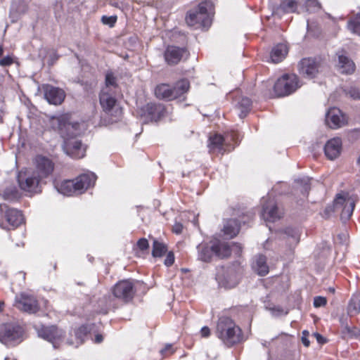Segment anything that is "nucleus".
Instances as JSON below:
<instances>
[{
  "label": "nucleus",
  "instance_id": "20e7f679",
  "mask_svg": "<svg viewBox=\"0 0 360 360\" xmlns=\"http://www.w3.org/2000/svg\"><path fill=\"white\" fill-rule=\"evenodd\" d=\"M25 331L22 326L6 323L0 324V342L8 347H15L24 340Z\"/></svg>",
  "mask_w": 360,
  "mask_h": 360
},
{
  "label": "nucleus",
  "instance_id": "e2e57ef3",
  "mask_svg": "<svg viewBox=\"0 0 360 360\" xmlns=\"http://www.w3.org/2000/svg\"><path fill=\"white\" fill-rule=\"evenodd\" d=\"M329 291H330V292H332V293H335V288H329Z\"/></svg>",
  "mask_w": 360,
  "mask_h": 360
},
{
  "label": "nucleus",
  "instance_id": "f704fd0d",
  "mask_svg": "<svg viewBox=\"0 0 360 360\" xmlns=\"http://www.w3.org/2000/svg\"><path fill=\"white\" fill-rule=\"evenodd\" d=\"M198 257L203 262H210L214 251L212 250V245L209 247L207 245L201 244L198 245Z\"/></svg>",
  "mask_w": 360,
  "mask_h": 360
},
{
  "label": "nucleus",
  "instance_id": "393cba45",
  "mask_svg": "<svg viewBox=\"0 0 360 360\" xmlns=\"http://www.w3.org/2000/svg\"><path fill=\"white\" fill-rule=\"evenodd\" d=\"M197 9L189 11L186 15V22L188 26H200L205 27L210 22L209 18H205Z\"/></svg>",
  "mask_w": 360,
  "mask_h": 360
},
{
  "label": "nucleus",
  "instance_id": "09e8293b",
  "mask_svg": "<svg viewBox=\"0 0 360 360\" xmlns=\"http://www.w3.org/2000/svg\"><path fill=\"white\" fill-rule=\"evenodd\" d=\"M327 304V299L325 297L316 296L314 298V307L316 308L324 307Z\"/></svg>",
  "mask_w": 360,
  "mask_h": 360
},
{
  "label": "nucleus",
  "instance_id": "49530a36",
  "mask_svg": "<svg viewBox=\"0 0 360 360\" xmlns=\"http://www.w3.org/2000/svg\"><path fill=\"white\" fill-rule=\"evenodd\" d=\"M231 254L233 253L236 257H240L243 252V246L238 243H231Z\"/></svg>",
  "mask_w": 360,
  "mask_h": 360
},
{
  "label": "nucleus",
  "instance_id": "9d476101",
  "mask_svg": "<svg viewBox=\"0 0 360 360\" xmlns=\"http://www.w3.org/2000/svg\"><path fill=\"white\" fill-rule=\"evenodd\" d=\"M111 291L115 298L126 304L131 302L136 294L134 283L129 279L118 281Z\"/></svg>",
  "mask_w": 360,
  "mask_h": 360
},
{
  "label": "nucleus",
  "instance_id": "864d4df0",
  "mask_svg": "<svg viewBox=\"0 0 360 360\" xmlns=\"http://www.w3.org/2000/svg\"><path fill=\"white\" fill-rule=\"evenodd\" d=\"M309 333L307 330H303L302 333V342L305 347H309L310 342L308 339Z\"/></svg>",
  "mask_w": 360,
  "mask_h": 360
},
{
  "label": "nucleus",
  "instance_id": "2eb2a0df",
  "mask_svg": "<svg viewBox=\"0 0 360 360\" xmlns=\"http://www.w3.org/2000/svg\"><path fill=\"white\" fill-rule=\"evenodd\" d=\"M283 212L278 209L274 199L268 198L264 200L262 205V217L269 222H274L282 217Z\"/></svg>",
  "mask_w": 360,
  "mask_h": 360
},
{
  "label": "nucleus",
  "instance_id": "58836bf2",
  "mask_svg": "<svg viewBox=\"0 0 360 360\" xmlns=\"http://www.w3.org/2000/svg\"><path fill=\"white\" fill-rule=\"evenodd\" d=\"M347 314L354 316L360 312V300L358 297H352L347 307Z\"/></svg>",
  "mask_w": 360,
  "mask_h": 360
},
{
  "label": "nucleus",
  "instance_id": "6ab92c4d",
  "mask_svg": "<svg viewBox=\"0 0 360 360\" xmlns=\"http://www.w3.org/2000/svg\"><path fill=\"white\" fill-rule=\"evenodd\" d=\"M326 123L331 129L340 128L347 124V119L337 108H330L326 116Z\"/></svg>",
  "mask_w": 360,
  "mask_h": 360
},
{
  "label": "nucleus",
  "instance_id": "c03bdc74",
  "mask_svg": "<svg viewBox=\"0 0 360 360\" xmlns=\"http://www.w3.org/2000/svg\"><path fill=\"white\" fill-rule=\"evenodd\" d=\"M3 198L6 200H15L18 198V192L15 188L6 189L4 191Z\"/></svg>",
  "mask_w": 360,
  "mask_h": 360
},
{
  "label": "nucleus",
  "instance_id": "39448f33",
  "mask_svg": "<svg viewBox=\"0 0 360 360\" xmlns=\"http://www.w3.org/2000/svg\"><path fill=\"white\" fill-rule=\"evenodd\" d=\"M24 222L21 211L10 207L5 203L0 204V227L5 230H14Z\"/></svg>",
  "mask_w": 360,
  "mask_h": 360
},
{
  "label": "nucleus",
  "instance_id": "680f3d73",
  "mask_svg": "<svg viewBox=\"0 0 360 360\" xmlns=\"http://www.w3.org/2000/svg\"><path fill=\"white\" fill-rule=\"evenodd\" d=\"M4 307V302L0 301V312L3 311Z\"/></svg>",
  "mask_w": 360,
  "mask_h": 360
},
{
  "label": "nucleus",
  "instance_id": "dca6fc26",
  "mask_svg": "<svg viewBox=\"0 0 360 360\" xmlns=\"http://www.w3.org/2000/svg\"><path fill=\"white\" fill-rule=\"evenodd\" d=\"M298 72L303 77L314 78L319 72L320 63L313 58H302L297 65Z\"/></svg>",
  "mask_w": 360,
  "mask_h": 360
},
{
  "label": "nucleus",
  "instance_id": "9b49d317",
  "mask_svg": "<svg viewBox=\"0 0 360 360\" xmlns=\"http://www.w3.org/2000/svg\"><path fill=\"white\" fill-rule=\"evenodd\" d=\"M190 56V51L186 46L167 45L163 52V57L167 65L174 66L180 62L186 60Z\"/></svg>",
  "mask_w": 360,
  "mask_h": 360
},
{
  "label": "nucleus",
  "instance_id": "5701e85b",
  "mask_svg": "<svg viewBox=\"0 0 360 360\" xmlns=\"http://www.w3.org/2000/svg\"><path fill=\"white\" fill-rule=\"evenodd\" d=\"M77 193H83L88 188L94 186L96 176L94 173L82 174L75 179Z\"/></svg>",
  "mask_w": 360,
  "mask_h": 360
},
{
  "label": "nucleus",
  "instance_id": "052dcab7",
  "mask_svg": "<svg viewBox=\"0 0 360 360\" xmlns=\"http://www.w3.org/2000/svg\"><path fill=\"white\" fill-rule=\"evenodd\" d=\"M4 47L2 44H0V57L3 56L4 54Z\"/></svg>",
  "mask_w": 360,
  "mask_h": 360
},
{
  "label": "nucleus",
  "instance_id": "37998d69",
  "mask_svg": "<svg viewBox=\"0 0 360 360\" xmlns=\"http://www.w3.org/2000/svg\"><path fill=\"white\" fill-rule=\"evenodd\" d=\"M311 179L309 178H303L301 179H298L297 182L301 186V191L304 193V195H307L309 191L311 189Z\"/></svg>",
  "mask_w": 360,
  "mask_h": 360
},
{
  "label": "nucleus",
  "instance_id": "3c124183",
  "mask_svg": "<svg viewBox=\"0 0 360 360\" xmlns=\"http://www.w3.org/2000/svg\"><path fill=\"white\" fill-rule=\"evenodd\" d=\"M14 63V58L12 56H6L0 60V66L9 67Z\"/></svg>",
  "mask_w": 360,
  "mask_h": 360
},
{
  "label": "nucleus",
  "instance_id": "5fc2aeb1",
  "mask_svg": "<svg viewBox=\"0 0 360 360\" xmlns=\"http://www.w3.org/2000/svg\"><path fill=\"white\" fill-rule=\"evenodd\" d=\"M184 226L181 223H176L172 228L173 233L180 234L182 233Z\"/></svg>",
  "mask_w": 360,
  "mask_h": 360
},
{
  "label": "nucleus",
  "instance_id": "aec40b11",
  "mask_svg": "<svg viewBox=\"0 0 360 360\" xmlns=\"http://www.w3.org/2000/svg\"><path fill=\"white\" fill-rule=\"evenodd\" d=\"M64 150L69 156L75 159H81L85 156L86 150L78 140H65Z\"/></svg>",
  "mask_w": 360,
  "mask_h": 360
},
{
  "label": "nucleus",
  "instance_id": "a878e982",
  "mask_svg": "<svg viewBox=\"0 0 360 360\" xmlns=\"http://www.w3.org/2000/svg\"><path fill=\"white\" fill-rule=\"evenodd\" d=\"M214 254L221 259L228 258L231 255V247L229 243L217 240L212 243Z\"/></svg>",
  "mask_w": 360,
  "mask_h": 360
},
{
  "label": "nucleus",
  "instance_id": "6e6552de",
  "mask_svg": "<svg viewBox=\"0 0 360 360\" xmlns=\"http://www.w3.org/2000/svg\"><path fill=\"white\" fill-rule=\"evenodd\" d=\"M18 181L22 191L32 194L40 193L41 184H44L31 169L20 172L18 176Z\"/></svg>",
  "mask_w": 360,
  "mask_h": 360
},
{
  "label": "nucleus",
  "instance_id": "a19ab883",
  "mask_svg": "<svg viewBox=\"0 0 360 360\" xmlns=\"http://www.w3.org/2000/svg\"><path fill=\"white\" fill-rule=\"evenodd\" d=\"M112 88L115 89L118 88L117 78L113 72H108L105 78V87L103 89H112Z\"/></svg>",
  "mask_w": 360,
  "mask_h": 360
},
{
  "label": "nucleus",
  "instance_id": "c756f323",
  "mask_svg": "<svg viewBox=\"0 0 360 360\" xmlns=\"http://www.w3.org/2000/svg\"><path fill=\"white\" fill-rule=\"evenodd\" d=\"M253 268L258 275L266 276L269 271V266L266 264V257L263 255H258Z\"/></svg>",
  "mask_w": 360,
  "mask_h": 360
},
{
  "label": "nucleus",
  "instance_id": "de8ad7c7",
  "mask_svg": "<svg viewBox=\"0 0 360 360\" xmlns=\"http://www.w3.org/2000/svg\"><path fill=\"white\" fill-rule=\"evenodd\" d=\"M175 352V349H174L172 345L167 344L164 348L160 350V353L162 356H169L172 355Z\"/></svg>",
  "mask_w": 360,
  "mask_h": 360
},
{
  "label": "nucleus",
  "instance_id": "13d9d810",
  "mask_svg": "<svg viewBox=\"0 0 360 360\" xmlns=\"http://www.w3.org/2000/svg\"><path fill=\"white\" fill-rule=\"evenodd\" d=\"M314 336L316 337L317 341L321 344H324L326 342V339L319 333H314Z\"/></svg>",
  "mask_w": 360,
  "mask_h": 360
},
{
  "label": "nucleus",
  "instance_id": "b1692460",
  "mask_svg": "<svg viewBox=\"0 0 360 360\" xmlns=\"http://www.w3.org/2000/svg\"><path fill=\"white\" fill-rule=\"evenodd\" d=\"M91 330V327L89 324H83L76 328L74 331L75 340L70 339L68 342L70 345L75 347H79L84 342V338Z\"/></svg>",
  "mask_w": 360,
  "mask_h": 360
},
{
  "label": "nucleus",
  "instance_id": "bf43d9fd",
  "mask_svg": "<svg viewBox=\"0 0 360 360\" xmlns=\"http://www.w3.org/2000/svg\"><path fill=\"white\" fill-rule=\"evenodd\" d=\"M103 340V337L101 334H97L95 335V338H94V342L95 343H101L102 342Z\"/></svg>",
  "mask_w": 360,
  "mask_h": 360
},
{
  "label": "nucleus",
  "instance_id": "7c9ffc66",
  "mask_svg": "<svg viewBox=\"0 0 360 360\" xmlns=\"http://www.w3.org/2000/svg\"><path fill=\"white\" fill-rule=\"evenodd\" d=\"M339 58V66L342 70V73L344 74H352L355 70V64L354 63L349 59L347 56L344 55H340L338 57Z\"/></svg>",
  "mask_w": 360,
  "mask_h": 360
},
{
  "label": "nucleus",
  "instance_id": "2f4dec72",
  "mask_svg": "<svg viewBox=\"0 0 360 360\" xmlns=\"http://www.w3.org/2000/svg\"><path fill=\"white\" fill-rule=\"evenodd\" d=\"M236 108L239 111V116L243 118L248 115L252 108V101L248 97H243L238 101Z\"/></svg>",
  "mask_w": 360,
  "mask_h": 360
},
{
  "label": "nucleus",
  "instance_id": "6e6d98bb",
  "mask_svg": "<svg viewBox=\"0 0 360 360\" xmlns=\"http://www.w3.org/2000/svg\"><path fill=\"white\" fill-rule=\"evenodd\" d=\"M307 6L309 7H316L317 8H321V5L318 0H307Z\"/></svg>",
  "mask_w": 360,
  "mask_h": 360
},
{
  "label": "nucleus",
  "instance_id": "4be33fe9",
  "mask_svg": "<svg viewBox=\"0 0 360 360\" xmlns=\"http://www.w3.org/2000/svg\"><path fill=\"white\" fill-rule=\"evenodd\" d=\"M342 149V140L339 137L328 140L324 146V153L328 160H333L338 158Z\"/></svg>",
  "mask_w": 360,
  "mask_h": 360
},
{
  "label": "nucleus",
  "instance_id": "f3484780",
  "mask_svg": "<svg viewBox=\"0 0 360 360\" xmlns=\"http://www.w3.org/2000/svg\"><path fill=\"white\" fill-rule=\"evenodd\" d=\"M231 146L229 142H226L224 136L215 133L209 137L208 148L210 153H217L224 155L226 152H230Z\"/></svg>",
  "mask_w": 360,
  "mask_h": 360
},
{
  "label": "nucleus",
  "instance_id": "ddd939ff",
  "mask_svg": "<svg viewBox=\"0 0 360 360\" xmlns=\"http://www.w3.org/2000/svg\"><path fill=\"white\" fill-rule=\"evenodd\" d=\"M14 305L19 310L29 314H35L40 309L39 302L34 296L24 293L16 297Z\"/></svg>",
  "mask_w": 360,
  "mask_h": 360
},
{
  "label": "nucleus",
  "instance_id": "f257e3e1",
  "mask_svg": "<svg viewBox=\"0 0 360 360\" xmlns=\"http://www.w3.org/2000/svg\"><path fill=\"white\" fill-rule=\"evenodd\" d=\"M217 337L227 347H232L243 341L242 329L228 316H221L216 326Z\"/></svg>",
  "mask_w": 360,
  "mask_h": 360
},
{
  "label": "nucleus",
  "instance_id": "72a5a7b5",
  "mask_svg": "<svg viewBox=\"0 0 360 360\" xmlns=\"http://www.w3.org/2000/svg\"><path fill=\"white\" fill-rule=\"evenodd\" d=\"M167 245L155 239L152 246V256L153 257H162L167 252Z\"/></svg>",
  "mask_w": 360,
  "mask_h": 360
},
{
  "label": "nucleus",
  "instance_id": "0eeeda50",
  "mask_svg": "<svg viewBox=\"0 0 360 360\" xmlns=\"http://www.w3.org/2000/svg\"><path fill=\"white\" fill-rule=\"evenodd\" d=\"M33 168L31 169L39 179L46 184V179L52 175L55 169V163L47 156L37 155L32 160Z\"/></svg>",
  "mask_w": 360,
  "mask_h": 360
},
{
  "label": "nucleus",
  "instance_id": "a18cd8bd",
  "mask_svg": "<svg viewBox=\"0 0 360 360\" xmlns=\"http://www.w3.org/2000/svg\"><path fill=\"white\" fill-rule=\"evenodd\" d=\"M117 15L107 16L103 15L101 17V22L103 25H108L110 27H113L117 22Z\"/></svg>",
  "mask_w": 360,
  "mask_h": 360
},
{
  "label": "nucleus",
  "instance_id": "4d7b16f0",
  "mask_svg": "<svg viewBox=\"0 0 360 360\" xmlns=\"http://www.w3.org/2000/svg\"><path fill=\"white\" fill-rule=\"evenodd\" d=\"M211 334L210 329L207 326H204L200 330V335L202 338H208Z\"/></svg>",
  "mask_w": 360,
  "mask_h": 360
},
{
  "label": "nucleus",
  "instance_id": "a211bd4d",
  "mask_svg": "<svg viewBox=\"0 0 360 360\" xmlns=\"http://www.w3.org/2000/svg\"><path fill=\"white\" fill-rule=\"evenodd\" d=\"M37 334L39 337L53 343L56 347L55 342L60 340L63 337L64 333L55 325H42L37 329Z\"/></svg>",
  "mask_w": 360,
  "mask_h": 360
},
{
  "label": "nucleus",
  "instance_id": "f8f14e48",
  "mask_svg": "<svg viewBox=\"0 0 360 360\" xmlns=\"http://www.w3.org/2000/svg\"><path fill=\"white\" fill-rule=\"evenodd\" d=\"M140 112L146 122H158L166 116L167 108L162 103H148L141 108Z\"/></svg>",
  "mask_w": 360,
  "mask_h": 360
},
{
  "label": "nucleus",
  "instance_id": "e433bc0d",
  "mask_svg": "<svg viewBox=\"0 0 360 360\" xmlns=\"http://www.w3.org/2000/svg\"><path fill=\"white\" fill-rule=\"evenodd\" d=\"M297 6L298 3L296 0H283L279 5V9L284 13H295Z\"/></svg>",
  "mask_w": 360,
  "mask_h": 360
},
{
  "label": "nucleus",
  "instance_id": "c85d7f7f",
  "mask_svg": "<svg viewBox=\"0 0 360 360\" xmlns=\"http://www.w3.org/2000/svg\"><path fill=\"white\" fill-rule=\"evenodd\" d=\"M240 224L237 219H229L224 226L223 232L224 235L233 238L240 232Z\"/></svg>",
  "mask_w": 360,
  "mask_h": 360
},
{
  "label": "nucleus",
  "instance_id": "bb28decb",
  "mask_svg": "<svg viewBox=\"0 0 360 360\" xmlns=\"http://www.w3.org/2000/svg\"><path fill=\"white\" fill-rule=\"evenodd\" d=\"M288 53V47L285 44L279 43L275 45L270 53V60L274 63L281 62Z\"/></svg>",
  "mask_w": 360,
  "mask_h": 360
},
{
  "label": "nucleus",
  "instance_id": "c9c22d12",
  "mask_svg": "<svg viewBox=\"0 0 360 360\" xmlns=\"http://www.w3.org/2000/svg\"><path fill=\"white\" fill-rule=\"evenodd\" d=\"M226 142H229L231 150H233L240 143V133L235 129L228 130L224 133Z\"/></svg>",
  "mask_w": 360,
  "mask_h": 360
},
{
  "label": "nucleus",
  "instance_id": "7ed1b4c3",
  "mask_svg": "<svg viewBox=\"0 0 360 360\" xmlns=\"http://www.w3.org/2000/svg\"><path fill=\"white\" fill-rule=\"evenodd\" d=\"M189 89L188 80L182 79L177 81L173 86L166 83L157 85L155 89V95L159 99L170 101L183 97Z\"/></svg>",
  "mask_w": 360,
  "mask_h": 360
},
{
  "label": "nucleus",
  "instance_id": "603ef678",
  "mask_svg": "<svg viewBox=\"0 0 360 360\" xmlns=\"http://www.w3.org/2000/svg\"><path fill=\"white\" fill-rule=\"evenodd\" d=\"M347 94H349L354 99H360V91L355 87H351L347 91Z\"/></svg>",
  "mask_w": 360,
  "mask_h": 360
},
{
  "label": "nucleus",
  "instance_id": "4c0bfd02",
  "mask_svg": "<svg viewBox=\"0 0 360 360\" xmlns=\"http://www.w3.org/2000/svg\"><path fill=\"white\" fill-rule=\"evenodd\" d=\"M149 250V243L146 238H141L138 240L136 244L133 247V250L136 256L147 252Z\"/></svg>",
  "mask_w": 360,
  "mask_h": 360
},
{
  "label": "nucleus",
  "instance_id": "4468645a",
  "mask_svg": "<svg viewBox=\"0 0 360 360\" xmlns=\"http://www.w3.org/2000/svg\"><path fill=\"white\" fill-rule=\"evenodd\" d=\"M45 99L52 105H60L65 100V92L63 89L49 84L41 86Z\"/></svg>",
  "mask_w": 360,
  "mask_h": 360
},
{
  "label": "nucleus",
  "instance_id": "8fccbe9b",
  "mask_svg": "<svg viewBox=\"0 0 360 360\" xmlns=\"http://www.w3.org/2000/svg\"><path fill=\"white\" fill-rule=\"evenodd\" d=\"M166 253H167V255H166V258L165 259V261H164V264L166 266L169 267V266H172L174 263V261H175L174 254L172 251H169Z\"/></svg>",
  "mask_w": 360,
  "mask_h": 360
},
{
  "label": "nucleus",
  "instance_id": "ea45409f",
  "mask_svg": "<svg viewBox=\"0 0 360 360\" xmlns=\"http://www.w3.org/2000/svg\"><path fill=\"white\" fill-rule=\"evenodd\" d=\"M347 27L352 33L360 36V13H357L349 20Z\"/></svg>",
  "mask_w": 360,
  "mask_h": 360
},
{
  "label": "nucleus",
  "instance_id": "cd10ccee",
  "mask_svg": "<svg viewBox=\"0 0 360 360\" xmlns=\"http://www.w3.org/2000/svg\"><path fill=\"white\" fill-rule=\"evenodd\" d=\"M49 125L51 129L58 131L65 139L64 131L68 127V121L63 117H52L49 120Z\"/></svg>",
  "mask_w": 360,
  "mask_h": 360
},
{
  "label": "nucleus",
  "instance_id": "473e14b6",
  "mask_svg": "<svg viewBox=\"0 0 360 360\" xmlns=\"http://www.w3.org/2000/svg\"><path fill=\"white\" fill-rule=\"evenodd\" d=\"M341 326L342 327V333L347 335L349 338L359 339L360 338V329L356 326H348L347 321L340 319Z\"/></svg>",
  "mask_w": 360,
  "mask_h": 360
},
{
  "label": "nucleus",
  "instance_id": "423d86ee",
  "mask_svg": "<svg viewBox=\"0 0 360 360\" xmlns=\"http://www.w3.org/2000/svg\"><path fill=\"white\" fill-rule=\"evenodd\" d=\"M300 81L295 74H284L274 84V91L276 96H286L295 92L299 87Z\"/></svg>",
  "mask_w": 360,
  "mask_h": 360
},
{
  "label": "nucleus",
  "instance_id": "79ce46f5",
  "mask_svg": "<svg viewBox=\"0 0 360 360\" xmlns=\"http://www.w3.org/2000/svg\"><path fill=\"white\" fill-rule=\"evenodd\" d=\"M213 8L212 4L209 1L200 2L196 8L205 18H209L208 13Z\"/></svg>",
  "mask_w": 360,
  "mask_h": 360
},
{
  "label": "nucleus",
  "instance_id": "412c9836",
  "mask_svg": "<svg viewBox=\"0 0 360 360\" xmlns=\"http://www.w3.org/2000/svg\"><path fill=\"white\" fill-rule=\"evenodd\" d=\"M53 184L57 191L64 195L71 196L77 193L74 179L55 178L53 180Z\"/></svg>",
  "mask_w": 360,
  "mask_h": 360
},
{
  "label": "nucleus",
  "instance_id": "f03ea898",
  "mask_svg": "<svg viewBox=\"0 0 360 360\" xmlns=\"http://www.w3.org/2000/svg\"><path fill=\"white\" fill-rule=\"evenodd\" d=\"M99 103L103 111L109 117L110 123L117 122L122 119L123 110L117 104L115 91L102 89L99 94Z\"/></svg>",
  "mask_w": 360,
  "mask_h": 360
},
{
  "label": "nucleus",
  "instance_id": "1a4fd4ad",
  "mask_svg": "<svg viewBox=\"0 0 360 360\" xmlns=\"http://www.w3.org/2000/svg\"><path fill=\"white\" fill-rule=\"evenodd\" d=\"M335 210H341V218L349 219L355 207V200L348 192L341 191L338 193L333 201Z\"/></svg>",
  "mask_w": 360,
  "mask_h": 360
}]
</instances>
